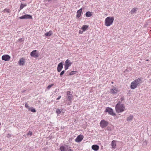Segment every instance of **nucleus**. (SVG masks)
<instances>
[{
    "label": "nucleus",
    "instance_id": "obj_35",
    "mask_svg": "<svg viewBox=\"0 0 151 151\" xmlns=\"http://www.w3.org/2000/svg\"><path fill=\"white\" fill-rule=\"evenodd\" d=\"M122 101L121 100H119L118 101V103H117L116 104H119V105H121L122 104Z\"/></svg>",
    "mask_w": 151,
    "mask_h": 151
},
{
    "label": "nucleus",
    "instance_id": "obj_1",
    "mask_svg": "<svg viewBox=\"0 0 151 151\" xmlns=\"http://www.w3.org/2000/svg\"><path fill=\"white\" fill-rule=\"evenodd\" d=\"M115 108L116 111L117 113L122 112L125 109V107L123 104L121 105L116 104Z\"/></svg>",
    "mask_w": 151,
    "mask_h": 151
},
{
    "label": "nucleus",
    "instance_id": "obj_14",
    "mask_svg": "<svg viewBox=\"0 0 151 151\" xmlns=\"http://www.w3.org/2000/svg\"><path fill=\"white\" fill-rule=\"evenodd\" d=\"M116 141L115 140H113L111 142V145L112 148L113 149H115L116 148Z\"/></svg>",
    "mask_w": 151,
    "mask_h": 151
},
{
    "label": "nucleus",
    "instance_id": "obj_10",
    "mask_svg": "<svg viewBox=\"0 0 151 151\" xmlns=\"http://www.w3.org/2000/svg\"><path fill=\"white\" fill-rule=\"evenodd\" d=\"M2 59L5 61H9L11 58L10 56L9 55H4L2 56Z\"/></svg>",
    "mask_w": 151,
    "mask_h": 151
},
{
    "label": "nucleus",
    "instance_id": "obj_33",
    "mask_svg": "<svg viewBox=\"0 0 151 151\" xmlns=\"http://www.w3.org/2000/svg\"><path fill=\"white\" fill-rule=\"evenodd\" d=\"M53 85V84H52L49 85L47 87V89H50Z\"/></svg>",
    "mask_w": 151,
    "mask_h": 151
},
{
    "label": "nucleus",
    "instance_id": "obj_5",
    "mask_svg": "<svg viewBox=\"0 0 151 151\" xmlns=\"http://www.w3.org/2000/svg\"><path fill=\"white\" fill-rule=\"evenodd\" d=\"M30 56L35 58H37L39 56V52L36 50H34L31 52Z\"/></svg>",
    "mask_w": 151,
    "mask_h": 151
},
{
    "label": "nucleus",
    "instance_id": "obj_8",
    "mask_svg": "<svg viewBox=\"0 0 151 151\" xmlns=\"http://www.w3.org/2000/svg\"><path fill=\"white\" fill-rule=\"evenodd\" d=\"M67 95L68 100V101H71L73 98L72 93H71V92L69 91H67Z\"/></svg>",
    "mask_w": 151,
    "mask_h": 151
},
{
    "label": "nucleus",
    "instance_id": "obj_4",
    "mask_svg": "<svg viewBox=\"0 0 151 151\" xmlns=\"http://www.w3.org/2000/svg\"><path fill=\"white\" fill-rule=\"evenodd\" d=\"M105 112L108 113L109 114L112 116H115L116 115V114L113 112L112 109L109 107H107L106 108Z\"/></svg>",
    "mask_w": 151,
    "mask_h": 151
},
{
    "label": "nucleus",
    "instance_id": "obj_41",
    "mask_svg": "<svg viewBox=\"0 0 151 151\" xmlns=\"http://www.w3.org/2000/svg\"><path fill=\"white\" fill-rule=\"evenodd\" d=\"M107 129L108 130H111V128L110 127H107Z\"/></svg>",
    "mask_w": 151,
    "mask_h": 151
},
{
    "label": "nucleus",
    "instance_id": "obj_2",
    "mask_svg": "<svg viewBox=\"0 0 151 151\" xmlns=\"http://www.w3.org/2000/svg\"><path fill=\"white\" fill-rule=\"evenodd\" d=\"M114 19L113 17H107L105 20V25L107 26H109L113 23Z\"/></svg>",
    "mask_w": 151,
    "mask_h": 151
},
{
    "label": "nucleus",
    "instance_id": "obj_3",
    "mask_svg": "<svg viewBox=\"0 0 151 151\" xmlns=\"http://www.w3.org/2000/svg\"><path fill=\"white\" fill-rule=\"evenodd\" d=\"M100 126L102 128H104L107 126L109 124V122L106 121L104 119H103L100 122Z\"/></svg>",
    "mask_w": 151,
    "mask_h": 151
},
{
    "label": "nucleus",
    "instance_id": "obj_37",
    "mask_svg": "<svg viewBox=\"0 0 151 151\" xmlns=\"http://www.w3.org/2000/svg\"><path fill=\"white\" fill-rule=\"evenodd\" d=\"M124 97H122L120 99V100H121L122 101H124Z\"/></svg>",
    "mask_w": 151,
    "mask_h": 151
},
{
    "label": "nucleus",
    "instance_id": "obj_7",
    "mask_svg": "<svg viewBox=\"0 0 151 151\" xmlns=\"http://www.w3.org/2000/svg\"><path fill=\"white\" fill-rule=\"evenodd\" d=\"M21 19H32V16L29 14H25L19 17Z\"/></svg>",
    "mask_w": 151,
    "mask_h": 151
},
{
    "label": "nucleus",
    "instance_id": "obj_16",
    "mask_svg": "<svg viewBox=\"0 0 151 151\" xmlns=\"http://www.w3.org/2000/svg\"><path fill=\"white\" fill-rule=\"evenodd\" d=\"M92 149L95 151H98L99 149V147L96 145H94L92 146Z\"/></svg>",
    "mask_w": 151,
    "mask_h": 151
},
{
    "label": "nucleus",
    "instance_id": "obj_32",
    "mask_svg": "<svg viewBox=\"0 0 151 151\" xmlns=\"http://www.w3.org/2000/svg\"><path fill=\"white\" fill-rule=\"evenodd\" d=\"M65 71V70H63L60 73V76L61 77L63 75V74L64 73Z\"/></svg>",
    "mask_w": 151,
    "mask_h": 151
},
{
    "label": "nucleus",
    "instance_id": "obj_39",
    "mask_svg": "<svg viewBox=\"0 0 151 151\" xmlns=\"http://www.w3.org/2000/svg\"><path fill=\"white\" fill-rule=\"evenodd\" d=\"M61 97V96H59L58 97V98H57L56 99L58 100H59V99H60Z\"/></svg>",
    "mask_w": 151,
    "mask_h": 151
},
{
    "label": "nucleus",
    "instance_id": "obj_43",
    "mask_svg": "<svg viewBox=\"0 0 151 151\" xmlns=\"http://www.w3.org/2000/svg\"><path fill=\"white\" fill-rule=\"evenodd\" d=\"M1 125V123H0V125Z\"/></svg>",
    "mask_w": 151,
    "mask_h": 151
},
{
    "label": "nucleus",
    "instance_id": "obj_40",
    "mask_svg": "<svg viewBox=\"0 0 151 151\" xmlns=\"http://www.w3.org/2000/svg\"><path fill=\"white\" fill-rule=\"evenodd\" d=\"M22 38H20L18 40L20 42H21L22 41Z\"/></svg>",
    "mask_w": 151,
    "mask_h": 151
},
{
    "label": "nucleus",
    "instance_id": "obj_22",
    "mask_svg": "<svg viewBox=\"0 0 151 151\" xmlns=\"http://www.w3.org/2000/svg\"><path fill=\"white\" fill-rule=\"evenodd\" d=\"M92 15L91 12L88 11L86 13V16L87 17H90Z\"/></svg>",
    "mask_w": 151,
    "mask_h": 151
},
{
    "label": "nucleus",
    "instance_id": "obj_34",
    "mask_svg": "<svg viewBox=\"0 0 151 151\" xmlns=\"http://www.w3.org/2000/svg\"><path fill=\"white\" fill-rule=\"evenodd\" d=\"M68 67V66L66 65L65 64L64 68H65V70H67L68 68V67Z\"/></svg>",
    "mask_w": 151,
    "mask_h": 151
},
{
    "label": "nucleus",
    "instance_id": "obj_30",
    "mask_svg": "<svg viewBox=\"0 0 151 151\" xmlns=\"http://www.w3.org/2000/svg\"><path fill=\"white\" fill-rule=\"evenodd\" d=\"M27 135V136L30 135L31 136L32 135V132L29 131Z\"/></svg>",
    "mask_w": 151,
    "mask_h": 151
},
{
    "label": "nucleus",
    "instance_id": "obj_26",
    "mask_svg": "<svg viewBox=\"0 0 151 151\" xmlns=\"http://www.w3.org/2000/svg\"><path fill=\"white\" fill-rule=\"evenodd\" d=\"M62 110V109L61 110L59 109H56V113H57V114H61Z\"/></svg>",
    "mask_w": 151,
    "mask_h": 151
},
{
    "label": "nucleus",
    "instance_id": "obj_18",
    "mask_svg": "<svg viewBox=\"0 0 151 151\" xmlns=\"http://www.w3.org/2000/svg\"><path fill=\"white\" fill-rule=\"evenodd\" d=\"M82 8H81L77 11L76 15V17H77L79 18L81 16L82 11Z\"/></svg>",
    "mask_w": 151,
    "mask_h": 151
},
{
    "label": "nucleus",
    "instance_id": "obj_13",
    "mask_svg": "<svg viewBox=\"0 0 151 151\" xmlns=\"http://www.w3.org/2000/svg\"><path fill=\"white\" fill-rule=\"evenodd\" d=\"M68 146L65 145H64L61 146L60 147V149L61 151H66L68 149Z\"/></svg>",
    "mask_w": 151,
    "mask_h": 151
},
{
    "label": "nucleus",
    "instance_id": "obj_20",
    "mask_svg": "<svg viewBox=\"0 0 151 151\" xmlns=\"http://www.w3.org/2000/svg\"><path fill=\"white\" fill-rule=\"evenodd\" d=\"M52 32L51 31H50L48 32H46L45 33V35L46 36H50L52 34Z\"/></svg>",
    "mask_w": 151,
    "mask_h": 151
},
{
    "label": "nucleus",
    "instance_id": "obj_19",
    "mask_svg": "<svg viewBox=\"0 0 151 151\" xmlns=\"http://www.w3.org/2000/svg\"><path fill=\"white\" fill-rule=\"evenodd\" d=\"M133 118V116L132 115H130L127 118V121H130L132 120Z\"/></svg>",
    "mask_w": 151,
    "mask_h": 151
},
{
    "label": "nucleus",
    "instance_id": "obj_28",
    "mask_svg": "<svg viewBox=\"0 0 151 151\" xmlns=\"http://www.w3.org/2000/svg\"><path fill=\"white\" fill-rule=\"evenodd\" d=\"M29 110H30L31 111L33 112H35L36 111L35 109L32 107L29 108Z\"/></svg>",
    "mask_w": 151,
    "mask_h": 151
},
{
    "label": "nucleus",
    "instance_id": "obj_29",
    "mask_svg": "<svg viewBox=\"0 0 151 151\" xmlns=\"http://www.w3.org/2000/svg\"><path fill=\"white\" fill-rule=\"evenodd\" d=\"M137 11L136 8H134L131 10V12L132 13H134L135 12Z\"/></svg>",
    "mask_w": 151,
    "mask_h": 151
},
{
    "label": "nucleus",
    "instance_id": "obj_21",
    "mask_svg": "<svg viewBox=\"0 0 151 151\" xmlns=\"http://www.w3.org/2000/svg\"><path fill=\"white\" fill-rule=\"evenodd\" d=\"M88 26L87 25H83L82 27V29L84 31H85L88 28Z\"/></svg>",
    "mask_w": 151,
    "mask_h": 151
},
{
    "label": "nucleus",
    "instance_id": "obj_38",
    "mask_svg": "<svg viewBox=\"0 0 151 151\" xmlns=\"http://www.w3.org/2000/svg\"><path fill=\"white\" fill-rule=\"evenodd\" d=\"M83 31L79 30V32L80 34H82L83 33Z\"/></svg>",
    "mask_w": 151,
    "mask_h": 151
},
{
    "label": "nucleus",
    "instance_id": "obj_27",
    "mask_svg": "<svg viewBox=\"0 0 151 151\" xmlns=\"http://www.w3.org/2000/svg\"><path fill=\"white\" fill-rule=\"evenodd\" d=\"M134 81H136V83H138V85L139 83H141V79L140 78H138V79L134 80Z\"/></svg>",
    "mask_w": 151,
    "mask_h": 151
},
{
    "label": "nucleus",
    "instance_id": "obj_12",
    "mask_svg": "<svg viewBox=\"0 0 151 151\" xmlns=\"http://www.w3.org/2000/svg\"><path fill=\"white\" fill-rule=\"evenodd\" d=\"M110 92L112 94H116L119 91L115 87H113L112 88H111L110 89Z\"/></svg>",
    "mask_w": 151,
    "mask_h": 151
},
{
    "label": "nucleus",
    "instance_id": "obj_24",
    "mask_svg": "<svg viewBox=\"0 0 151 151\" xmlns=\"http://www.w3.org/2000/svg\"><path fill=\"white\" fill-rule=\"evenodd\" d=\"M77 73V71H72L70 72L69 74L68 75L72 76L74 74H76Z\"/></svg>",
    "mask_w": 151,
    "mask_h": 151
},
{
    "label": "nucleus",
    "instance_id": "obj_11",
    "mask_svg": "<svg viewBox=\"0 0 151 151\" xmlns=\"http://www.w3.org/2000/svg\"><path fill=\"white\" fill-rule=\"evenodd\" d=\"M135 82L136 81H134L131 83L130 88L132 89L136 88L138 85V83H137Z\"/></svg>",
    "mask_w": 151,
    "mask_h": 151
},
{
    "label": "nucleus",
    "instance_id": "obj_15",
    "mask_svg": "<svg viewBox=\"0 0 151 151\" xmlns=\"http://www.w3.org/2000/svg\"><path fill=\"white\" fill-rule=\"evenodd\" d=\"M25 61L23 58L20 59L18 62L19 65H23L24 64Z\"/></svg>",
    "mask_w": 151,
    "mask_h": 151
},
{
    "label": "nucleus",
    "instance_id": "obj_31",
    "mask_svg": "<svg viewBox=\"0 0 151 151\" xmlns=\"http://www.w3.org/2000/svg\"><path fill=\"white\" fill-rule=\"evenodd\" d=\"M70 148V147H68V149L66 150V151H73V150Z\"/></svg>",
    "mask_w": 151,
    "mask_h": 151
},
{
    "label": "nucleus",
    "instance_id": "obj_6",
    "mask_svg": "<svg viewBox=\"0 0 151 151\" xmlns=\"http://www.w3.org/2000/svg\"><path fill=\"white\" fill-rule=\"evenodd\" d=\"M63 62H61L58 64L57 68V71L58 72H60L61 71L63 68Z\"/></svg>",
    "mask_w": 151,
    "mask_h": 151
},
{
    "label": "nucleus",
    "instance_id": "obj_42",
    "mask_svg": "<svg viewBox=\"0 0 151 151\" xmlns=\"http://www.w3.org/2000/svg\"><path fill=\"white\" fill-rule=\"evenodd\" d=\"M52 0H47V1L48 2H49L50 1H51Z\"/></svg>",
    "mask_w": 151,
    "mask_h": 151
},
{
    "label": "nucleus",
    "instance_id": "obj_17",
    "mask_svg": "<svg viewBox=\"0 0 151 151\" xmlns=\"http://www.w3.org/2000/svg\"><path fill=\"white\" fill-rule=\"evenodd\" d=\"M72 63L70 62V60L68 59L66 60V61L65 62V65L68 66V67L70 66L72 64Z\"/></svg>",
    "mask_w": 151,
    "mask_h": 151
},
{
    "label": "nucleus",
    "instance_id": "obj_9",
    "mask_svg": "<svg viewBox=\"0 0 151 151\" xmlns=\"http://www.w3.org/2000/svg\"><path fill=\"white\" fill-rule=\"evenodd\" d=\"M83 138V135H79L78 136L77 138L75 139V141L76 142H79L82 140Z\"/></svg>",
    "mask_w": 151,
    "mask_h": 151
},
{
    "label": "nucleus",
    "instance_id": "obj_25",
    "mask_svg": "<svg viewBox=\"0 0 151 151\" xmlns=\"http://www.w3.org/2000/svg\"><path fill=\"white\" fill-rule=\"evenodd\" d=\"M3 12L10 13L11 12V11L9 9L6 8L3 10Z\"/></svg>",
    "mask_w": 151,
    "mask_h": 151
},
{
    "label": "nucleus",
    "instance_id": "obj_36",
    "mask_svg": "<svg viewBox=\"0 0 151 151\" xmlns=\"http://www.w3.org/2000/svg\"><path fill=\"white\" fill-rule=\"evenodd\" d=\"M25 107L26 108H28V109H29V108H30L28 105L27 104V103H25Z\"/></svg>",
    "mask_w": 151,
    "mask_h": 151
},
{
    "label": "nucleus",
    "instance_id": "obj_23",
    "mask_svg": "<svg viewBox=\"0 0 151 151\" xmlns=\"http://www.w3.org/2000/svg\"><path fill=\"white\" fill-rule=\"evenodd\" d=\"M27 4H21L20 7V10H21L23 9V8L27 6Z\"/></svg>",
    "mask_w": 151,
    "mask_h": 151
}]
</instances>
